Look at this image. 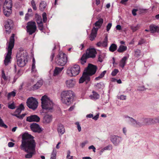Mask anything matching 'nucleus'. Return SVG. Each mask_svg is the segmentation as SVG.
<instances>
[{
  "label": "nucleus",
  "mask_w": 159,
  "mask_h": 159,
  "mask_svg": "<svg viewBox=\"0 0 159 159\" xmlns=\"http://www.w3.org/2000/svg\"><path fill=\"white\" fill-rule=\"evenodd\" d=\"M108 42L107 35H106L103 41L102 42V47H105L107 46Z\"/></svg>",
  "instance_id": "f704fd0d"
},
{
  "label": "nucleus",
  "mask_w": 159,
  "mask_h": 159,
  "mask_svg": "<svg viewBox=\"0 0 159 159\" xmlns=\"http://www.w3.org/2000/svg\"><path fill=\"white\" fill-rule=\"evenodd\" d=\"M120 99L121 100H125L126 96L123 95H121L120 97Z\"/></svg>",
  "instance_id": "4d7b16f0"
},
{
  "label": "nucleus",
  "mask_w": 159,
  "mask_h": 159,
  "mask_svg": "<svg viewBox=\"0 0 159 159\" xmlns=\"http://www.w3.org/2000/svg\"><path fill=\"white\" fill-rule=\"evenodd\" d=\"M63 69V67H56L54 70L53 75L54 76L57 75L61 73Z\"/></svg>",
  "instance_id": "b1692460"
},
{
  "label": "nucleus",
  "mask_w": 159,
  "mask_h": 159,
  "mask_svg": "<svg viewBox=\"0 0 159 159\" xmlns=\"http://www.w3.org/2000/svg\"><path fill=\"white\" fill-rule=\"evenodd\" d=\"M57 131L60 135L63 134L65 132V129L63 125L61 124H59L57 127Z\"/></svg>",
  "instance_id": "4be33fe9"
},
{
  "label": "nucleus",
  "mask_w": 159,
  "mask_h": 159,
  "mask_svg": "<svg viewBox=\"0 0 159 159\" xmlns=\"http://www.w3.org/2000/svg\"><path fill=\"white\" fill-rule=\"evenodd\" d=\"M106 72L105 71L103 72L98 77L95 78V80H98L100 79L101 78H102L104 75L105 73Z\"/></svg>",
  "instance_id": "ea45409f"
},
{
  "label": "nucleus",
  "mask_w": 159,
  "mask_h": 159,
  "mask_svg": "<svg viewBox=\"0 0 159 159\" xmlns=\"http://www.w3.org/2000/svg\"><path fill=\"white\" fill-rule=\"evenodd\" d=\"M137 10L135 9H134L132 11V13L133 15L135 16L136 15V12L137 11Z\"/></svg>",
  "instance_id": "052dcab7"
},
{
  "label": "nucleus",
  "mask_w": 159,
  "mask_h": 159,
  "mask_svg": "<svg viewBox=\"0 0 159 159\" xmlns=\"http://www.w3.org/2000/svg\"><path fill=\"white\" fill-rule=\"evenodd\" d=\"M8 107L11 109H13L15 108V105L14 102H13L11 104H9L8 105Z\"/></svg>",
  "instance_id": "a19ab883"
},
{
  "label": "nucleus",
  "mask_w": 159,
  "mask_h": 159,
  "mask_svg": "<svg viewBox=\"0 0 159 159\" xmlns=\"http://www.w3.org/2000/svg\"><path fill=\"white\" fill-rule=\"evenodd\" d=\"M88 141H86L81 143L80 145L81 147L82 148H83L85 146V145L88 143Z\"/></svg>",
  "instance_id": "5fc2aeb1"
},
{
  "label": "nucleus",
  "mask_w": 159,
  "mask_h": 159,
  "mask_svg": "<svg viewBox=\"0 0 159 159\" xmlns=\"http://www.w3.org/2000/svg\"><path fill=\"white\" fill-rule=\"evenodd\" d=\"M39 117L36 115H33L27 117L26 120L29 122L36 121L39 122Z\"/></svg>",
  "instance_id": "2eb2a0df"
},
{
  "label": "nucleus",
  "mask_w": 159,
  "mask_h": 159,
  "mask_svg": "<svg viewBox=\"0 0 159 159\" xmlns=\"http://www.w3.org/2000/svg\"><path fill=\"white\" fill-rule=\"evenodd\" d=\"M91 99H96L99 98V95L96 92L94 91L93 92V94L90 96Z\"/></svg>",
  "instance_id": "c756f323"
},
{
  "label": "nucleus",
  "mask_w": 159,
  "mask_h": 159,
  "mask_svg": "<svg viewBox=\"0 0 159 159\" xmlns=\"http://www.w3.org/2000/svg\"><path fill=\"white\" fill-rule=\"evenodd\" d=\"M96 45L98 47H102V42H98L97 43Z\"/></svg>",
  "instance_id": "13d9d810"
},
{
  "label": "nucleus",
  "mask_w": 159,
  "mask_h": 159,
  "mask_svg": "<svg viewBox=\"0 0 159 159\" xmlns=\"http://www.w3.org/2000/svg\"><path fill=\"white\" fill-rule=\"evenodd\" d=\"M144 121L146 124H148L149 123H158L159 124V118L155 119V120L151 119H146L144 120Z\"/></svg>",
  "instance_id": "412c9836"
},
{
  "label": "nucleus",
  "mask_w": 159,
  "mask_h": 159,
  "mask_svg": "<svg viewBox=\"0 0 159 159\" xmlns=\"http://www.w3.org/2000/svg\"><path fill=\"white\" fill-rule=\"evenodd\" d=\"M119 72V70L117 69H115L111 73V75L113 76H115Z\"/></svg>",
  "instance_id": "49530a36"
},
{
  "label": "nucleus",
  "mask_w": 159,
  "mask_h": 159,
  "mask_svg": "<svg viewBox=\"0 0 159 159\" xmlns=\"http://www.w3.org/2000/svg\"><path fill=\"white\" fill-rule=\"evenodd\" d=\"M74 93L70 90L63 91L61 95L62 102L67 105H69L73 99Z\"/></svg>",
  "instance_id": "20e7f679"
},
{
  "label": "nucleus",
  "mask_w": 159,
  "mask_h": 159,
  "mask_svg": "<svg viewBox=\"0 0 159 159\" xmlns=\"http://www.w3.org/2000/svg\"><path fill=\"white\" fill-rule=\"evenodd\" d=\"M103 21V19L100 18L95 23V26L98 27V28H100L102 25Z\"/></svg>",
  "instance_id": "cd10ccee"
},
{
  "label": "nucleus",
  "mask_w": 159,
  "mask_h": 159,
  "mask_svg": "<svg viewBox=\"0 0 159 159\" xmlns=\"http://www.w3.org/2000/svg\"><path fill=\"white\" fill-rule=\"evenodd\" d=\"M98 28L94 27L92 30L91 34L89 37V39L91 41L93 40L96 36Z\"/></svg>",
  "instance_id": "6ab92c4d"
},
{
  "label": "nucleus",
  "mask_w": 159,
  "mask_h": 159,
  "mask_svg": "<svg viewBox=\"0 0 159 159\" xmlns=\"http://www.w3.org/2000/svg\"><path fill=\"white\" fill-rule=\"evenodd\" d=\"M15 143L11 142H9L8 143V146L10 147H13Z\"/></svg>",
  "instance_id": "6e6d98bb"
},
{
  "label": "nucleus",
  "mask_w": 159,
  "mask_h": 159,
  "mask_svg": "<svg viewBox=\"0 0 159 159\" xmlns=\"http://www.w3.org/2000/svg\"><path fill=\"white\" fill-rule=\"evenodd\" d=\"M41 100L43 109L48 110L52 109L53 103L48 97L46 95L42 96Z\"/></svg>",
  "instance_id": "39448f33"
},
{
  "label": "nucleus",
  "mask_w": 159,
  "mask_h": 159,
  "mask_svg": "<svg viewBox=\"0 0 159 159\" xmlns=\"http://www.w3.org/2000/svg\"><path fill=\"white\" fill-rule=\"evenodd\" d=\"M112 26V24L111 23H109L107 25V31H108L110 29H111Z\"/></svg>",
  "instance_id": "603ef678"
},
{
  "label": "nucleus",
  "mask_w": 159,
  "mask_h": 159,
  "mask_svg": "<svg viewBox=\"0 0 159 159\" xmlns=\"http://www.w3.org/2000/svg\"><path fill=\"white\" fill-rule=\"evenodd\" d=\"M1 80L2 82H3V83H5L7 80V77L6 76L3 70L2 71Z\"/></svg>",
  "instance_id": "7c9ffc66"
},
{
  "label": "nucleus",
  "mask_w": 159,
  "mask_h": 159,
  "mask_svg": "<svg viewBox=\"0 0 159 159\" xmlns=\"http://www.w3.org/2000/svg\"><path fill=\"white\" fill-rule=\"evenodd\" d=\"M150 30L152 33H154L159 31V28L154 25H151L150 26Z\"/></svg>",
  "instance_id": "a878e982"
},
{
  "label": "nucleus",
  "mask_w": 159,
  "mask_h": 159,
  "mask_svg": "<svg viewBox=\"0 0 159 159\" xmlns=\"http://www.w3.org/2000/svg\"><path fill=\"white\" fill-rule=\"evenodd\" d=\"M127 48L126 46L121 45L119 47L117 51L120 53H123L127 50Z\"/></svg>",
  "instance_id": "393cba45"
},
{
  "label": "nucleus",
  "mask_w": 159,
  "mask_h": 159,
  "mask_svg": "<svg viewBox=\"0 0 159 159\" xmlns=\"http://www.w3.org/2000/svg\"><path fill=\"white\" fill-rule=\"evenodd\" d=\"M15 34H12L10 37V41L7 43V53L5 57L4 60V63L6 65H8L10 61L11 58V55L12 54V50L14 46Z\"/></svg>",
  "instance_id": "7ed1b4c3"
},
{
  "label": "nucleus",
  "mask_w": 159,
  "mask_h": 159,
  "mask_svg": "<svg viewBox=\"0 0 159 159\" xmlns=\"http://www.w3.org/2000/svg\"><path fill=\"white\" fill-rule=\"evenodd\" d=\"M116 30H121V27L120 25H117L116 26Z\"/></svg>",
  "instance_id": "bf43d9fd"
},
{
  "label": "nucleus",
  "mask_w": 159,
  "mask_h": 159,
  "mask_svg": "<svg viewBox=\"0 0 159 159\" xmlns=\"http://www.w3.org/2000/svg\"><path fill=\"white\" fill-rule=\"evenodd\" d=\"M43 21L44 23L46 22L47 20V14L45 12H44L42 14Z\"/></svg>",
  "instance_id": "c03bdc74"
},
{
  "label": "nucleus",
  "mask_w": 159,
  "mask_h": 159,
  "mask_svg": "<svg viewBox=\"0 0 159 159\" xmlns=\"http://www.w3.org/2000/svg\"><path fill=\"white\" fill-rule=\"evenodd\" d=\"M20 57H18L17 58V64L20 67H22L25 66L28 61L29 57L27 53L25 52L21 53Z\"/></svg>",
  "instance_id": "1a4fd4ad"
},
{
  "label": "nucleus",
  "mask_w": 159,
  "mask_h": 159,
  "mask_svg": "<svg viewBox=\"0 0 159 159\" xmlns=\"http://www.w3.org/2000/svg\"><path fill=\"white\" fill-rule=\"evenodd\" d=\"M0 126L3 127L4 128L7 127V125L4 124L2 120L0 117Z\"/></svg>",
  "instance_id": "37998d69"
},
{
  "label": "nucleus",
  "mask_w": 159,
  "mask_h": 159,
  "mask_svg": "<svg viewBox=\"0 0 159 159\" xmlns=\"http://www.w3.org/2000/svg\"><path fill=\"white\" fill-rule=\"evenodd\" d=\"M70 151H68L67 152V156H66V158L67 159H73V156H70Z\"/></svg>",
  "instance_id": "de8ad7c7"
},
{
  "label": "nucleus",
  "mask_w": 159,
  "mask_h": 159,
  "mask_svg": "<svg viewBox=\"0 0 159 159\" xmlns=\"http://www.w3.org/2000/svg\"><path fill=\"white\" fill-rule=\"evenodd\" d=\"M35 18L37 24L43 22L41 16L38 14H36L35 15Z\"/></svg>",
  "instance_id": "2f4dec72"
},
{
  "label": "nucleus",
  "mask_w": 159,
  "mask_h": 159,
  "mask_svg": "<svg viewBox=\"0 0 159 159\" xmlns=\"http://www.w3.org/2000/svg\"><path fill=\"white\" fill-rule=\"evenodd\" d=\"M32 61H33V63H32V66H33H33H35V59L34 58H33V60H32Z\"/></svg>",
  "instance_id": "e2e57ef3"
},
{
  "label": "nucleus",
  "mask_w": 159,
  "mask_h": 159,
  "mask_svg": "<svg viewBox=\"0 0 159 159\" xmlns=\"http://www.w3.org/2000/svg\"><path fill=\"white\" fill-rule=\"evenodd\" d=\"M128 1V0H121V3L123 4H124L125 2H127Z\"/></svg>",
  "instance_id": "338daca9"
},
{
  "label": "nucleus",
  "mask_w": 159,
  "mask_h": 159,
  "mask_svg": "<svg viewBox=\"0 0 159 159\" xmlns=\"http://www.w3.org/2000/svg\"><path fill=\"white\" fill-rule=\"evenodd\" d=\"M55 52L54 50H53L52 52L51 55V56L50 58L51 59V61H52L53 59V58L54 57L55 55Z\"/></svg>",
  "instance_id": "3c124183"
},
{
  "label": "nucleus",
  "mask_w": 159,
  "mask_h": 159,
  "mask_svg": "<svg viewBox=\"0 0 159 159\" xmlns=\"http://www.w3.org/2000/svg\"><path fill=\"white\" fill-rule=\"evenodd\" d=\"M97 54L96 50L93 48L88 49L86 52L85 55H83L81 58V63L83 64L86 61V59L89 58H94Z\"/></svg>",
  "instance_id": "0eeeda50"
},
{
  "label": "nucleus",
  "mask_w": 159,
  "mask_h": 159,
  "mask_svg": "<svg viewBox=\"0 0 159 159\" xmlns=\"http://www.w3.org/2000/svg\"><path fill=\"white\" fill-rule=\"evenodd\" d=\"M34 137L27 133L22 136L21 144L20 146L21 150L28 153L25 156L26 158H31L35 152L36 143Z\"/></svg>",
  "instance_id": "f257e3e1"
},
{
  "label": "nucleus",
  "mask_w": 159,
  "mask_h": 159,
  "mask_svg": "<svg viewBox=\"0 0 159 159\" xmlns=\"http://www.w3.org/2000/svg\"><path fill=\"white\" fill-rule=\"evenodd\" d=\"M75 125L77 126V129L79 132H80L81 130V127L80 125L79 124V122H76L75 123Z\"/></svg>",
  "instance_id": "09e8293b"
},
{
  "label": "nucleus",
  "mask_w": 159,
  "mask_h": 159,
  "mask_svg": "<svg viewBox=\"0 0 159 159\" xmlns=\"http://www.w3.org/2000/svg\"><path fill=\"white\" fill-rule=\"evenodd\" d=\"M83 159H92V158L89 157H84L82 158Z\"/></svg>",
  "instance_id": "774afa93"
},
{
  "label": "nucleus",
  "mask_w": 159,
  "mask_h": 159,
  "mask_svg": "<svg viewBox=\"0 0 159 159\" xmlns=\"http://www.w3.org/2000/svg\"><path fill=\"white\" fill-rule=\"evenodd\" d=\"M144 42V40L143 39H142L139 41L138 44L140 45L141 44H143Z\"/></svg>",
  "instance_id": "69168bd1"
},
{
  "label": "nucleus",
  "mask_w": 159,
  "mask_h": 159,
  "mask_svg": "<svg viewBox=\"0 0 159 159\" xmlns=\"http://www.w3.org/2000/svg\"><path fill=\"white\" fill-rule=\"evenodd\" d=\"M30 127L31 130L34 132L39 133L41 131L39 125L36 123H33L31 125Z\"/></svg>",
  "instance_id": "dca6fc26"
},
{
  "label": "nucleus",
  "mask_w": 159,
  "mask_h": 159,
  "mask_svg": "<svg viewBox=\"0 0 159 159\" xmlns=\"http://www.w3.org/2000/svg\"><path fill=\"white\" fill-rule=\"evenodd\" d=\"M32 74L34 76L35 78L38 77L37 70L35 69V66H34L33 67V66H32Z\"/></svg>",
  "instance_id": "473e14b6"
},
{
  "label": "nucleus",
  "mask_w": 159,
  "mask_h": 159,
  "mask_svg": "<svg viewBox=\"0 0 159 159\" xmlns=\"http://www.w3.org/2000/svg\"><path fill=\"white\" fill-rule=\"evenodd\" d=\"M89 149H93V152H95L96 148L93 145H91L89 147Z\"/></svg>",
  "instance_id": "864d4df0"
},
{
  "label": "nucleus",
  "mask_w": 159,
  "mask_h": 159,
  "mask_svg": "<svg viewBox=\"0 0 159 159\" xmlns=\"http://www.w3.org/2000/svg\"><path fill=\"white\" fill-rule=\"evenodd\" d=\"M97 67L91 64H89L86 70H85L82 76L79 80L80 83H82L84 81L90 80V76L94 75L96 72Z\"/></svg>",
  "instance_id": "f03ea898"
},
{
  "label": "nucleus",
  "mask_w": 159,
  "mask_h": 159,
  "mask_svg": "<svg viewBox=\"0 0 159 159\" xmlns=\"http://www.w3.org/2000/svg\"><path fill=\"white\" fill-rule=\"evenodd\" d=\"M46 3L43 1H42L40 3L39 7L40 9L42 10H43L46 7Z\"/></svg>",
  "instance_id": "c9c22d12"
},
{
  "label": "nucleus",
  "mask_w": 159,
  "mask_h": 159,
  "mask_svg": "<svg viewBox=\"0 0 159 159\" xmlns=\"http://www.w3.org/2000/svg\"><path fill=\"white\" fill-rule=\"evenodd\" d=\"M128 57L129 56H125L120 61L119 65L122 68H124L125 66L126 63V61H127Z\"/></svg>",
  "instance_id": "aec40b11"
},
{
  "label": "nucleus",
  "mask_w": 159,
  "mask_h": 159,
  "mask_svg": "<svg viewBox=\"0 0 159 159\" xmlns=\"http://www.w3.org/2000/svg\"><path fill=\"white\" fill-rule=\"evenodd\" d=\"M27 31L29 34H32L35 33L37 30L36 23L34 21H30L28 22L26 26Z\"/></svg>",
  "instance_id": "9d476101"
},
{
  "label": "nucleus",
  "mask_w": 159,
  "mask_h": 159,
  "mask_svg": "<svg viewBox=\"0 0 159 159\" xmlns=\"http://www.w3.org/2000/svg\"><path fill=\"white\" fill-rule=\"evenodd\" d=\"M52 119V116L51 115L46 114L44 116L43 121L45 123H49L50 122Z\"/></svg>",
  "instance_id": "a211bd4d"
},
{
  "label": "nucleus",
  "mask_w": 159,
  "mask_h": 159,
  "mask_svg": "<svg viewBox=\"0 0 159 159\" xmlns=\"http://www.w3.org/2000/svg\"><path fill=\"white\" fill-rule=\"evenodd\" d=\"M11 9H6V8H4L3 9L4 14L6 16H9L11 14Z\"/></svg>",
  "instance_id": "c85d7f7f"
},
{
  "label": "nucleus",
  "mask_w": 159,
  "mask_h": 159,
  "mask_svg": "<svg viewBox=\"0 0 159 159\" xmlns=\"http://www.w3.org/2000/svg\"><path fill=\"white\" fill-rule=\"evenodd\" d=\"M12 6V0H5L3 5V8L11 9Z\"/></svg>",
  "instance_id": "f3484780"
},
{
  "label": "nucleus",
  "mask_w": 159,
  "mask_h": 159,
  "mask_svg": "<svg viewBox=\"0 0 159 159\" xmlns=\"http://www.w3.org/2000/svg\"><path fill=\"white\" fill-rule=\"evenodd\" d=\"M117 45L113 43L110 47L109 50L111 52H114L117 49Z\"/></svg>",
  "instance_id": "72a5a7b5"
},
{
  "label": "nucleus",
  "mask_w": 159,
  "mask_h": 159,
  "mask_svg": "<svg viewBox=\"0 0 159 159\" xmlns=\"http://www.w3.org/2000/svg\"><path fill=\"white\" fill-rule=\"evenodd\" d=\"M43 81L42 80H40L38 81L36 84L33 86V89H36L39 88L43 84Z\"/></svg>",
  "instance_id": "bb28decb"
},
{
  "label": "nucleus",
  "mask_w": 159,
  "mask_h": 159,
  "mask_svg": "<svg viewBox=\"0 0 159 159\" xmlns=\"http://www.w3.org/2000/svg\"><path fill=\"white\" fill-rule=\"evenodd\" d=\"M31 6L34 10L35 11L37 10V7L36 6L35 1L34 0H32L31 2Z\"/></svg>",
  "instance_id": "e433bc0d"
},
{
  "label": "nucleus",
  "mask_w": 159,
  "mask_h": 159,
  "mask_svg": "<svg viewBox=\"0 0 159 159\" xmlns=\"http://www.w3.org/2000/svg\"><path fill=\"white\" fill-rule=\"evenodd\" d=\"M110 140L114 145H117L121 141V138L117 135H112L111 136Z\"/></svg>",
  "instance_id": "4468645a"
},
{
  "label": "nucleus",
  "mask_w": 159,
  "mask_h": 159,
  "mask_svg": "<svg viewBox=\"0 0 159 159\" xmlns=\"http://www.w3.org/2000/svg\"><path fill=\"white\" fill-rule=\"evenodd\" d=\"M80 71V66L75 64L69 67L67 69V73L70 76H75L79 74Z\"/></svg>",
  "instance_id": "6e6552de"
},
{
  "label": "nucleus",
  "mask_w": 159,
  "mask_h": 159,
  "mask_svg": "<svg viewBox=\"0 0 159 159\" xmlns=\"http://www.w3.org/2000/svg\"><path fill=\"white\" fill-rule=\"evenodd\" d=\"M27 103L29 108L35 110L38 106V102L36 98L31 97L28 99Z\"/></svg>",
  "instance_id": "9b49d317"
},
{
  "label": "nucleus",
  "mask_w": 159,
  "mask_h": 159,
  "mask_svg": "<svg viewBox=\"0 0 159 159\" xmlns=\"http://www.w3.org/2000/svg\"><path fill=\"white\" fill-rule=\"evenodd\" d=\"M130 28L134 32L139 29V26L138 25L134 26H132L130 27Z\"/></svg>",
  "instance_id": "4c0bfd02"
},
{
  "label": "nucleus",
  "mask_w": 159,
  "mask_h": 159,
  "mask_svg": "<svg viewBox=\"0 0 159 159\" xmlns=\"http://www.w3.org/2000/svg\"><path fill=\"white\" fill-rule=\"evenodd\" d=\"M24 109V106L22 104H21L19 106V108H17L15 112L14 116L19 119H22L25 116V114H22L21 115H19V114L20 113L22 110H23Z\"/></svg>",
  "instance_id": "f8f14e48"
},
{
  "label": "nucleus",
  "mask_w": 159,
  "mask_h": 159,
  "mask_svg": "<svg viewBox=\"0 0 159 159\" xmlns=\"http://www.w3.org/2000/svg\"><path fill=\"white\" fill-rule=\"evenodd\" d=\"M16 95V93L14 91L11 92L9 93L8 94V97H10L11 96L14 97Z\"/></svg>",
  "instance_id": "8fccbe9b"
},
{
  "label": "nucleus",
  "mask_w": 159,
  "mask_h": 159,
  "mask_svg": "<svg viewBox=\"0 0 159 159\" xmlns=\"http://www.w3.org/2000/svg\"><path fill=\"white\" fill-rule=\"evenodd\" d=\"M13 21L11 19H8L4 22V26L7 31L9 32V30L13 28Z\"/></svg>",
  "instance_id": "ddd939ff"
},
{
  "label": "nucleus",
  "mask_w": 159,
  "mask_h": 159,
  "mask_svg": "<svg viewBox=\"0 0 159 159\" xmlns=\"http://www.w3.org/2000/svg\"><path fill=\"white\" fill-rule=\"evenodd\" d=\"M93 116V114H90L87 115L86 117L88 118H92Z\"/></svg>",
  "instance_id": "0e129e2a"
},
{
  "label": "nucleus",
  "mask_w": 159,
  "mask_h": 159,
  "mask_svg": "<svg viewBox=\"0 0 159 159\" xmlns=\"http://www.w3.org/2000/svg\"><path fill=\"white\" fill-rule=\"evenodd\" d=\"M37 24L39 29L41 31H43V22H42L39 23H37Z\"/></svg>",
  "instance_id": "58836bf2"
},
{
  "label": "nucleus",
  "mask_w": 159,
  "mask_h": 159,
  "mask_svg": "<svg viewBox=\"0 0 159 159\" xmlns=\"http://www.w3.org/2000/svg\"><path fill=\"white\" fill-rule=\"evenodd\" d=\"M66 84L67 86L69 88L73 87L75 84V82L73 80H69L66 81Z\"/></svg>",
  "instance_id": "5701e85b"
},
{
  "label": "nucleus",
  "mask_w": 159,
  "mask_h": 159,
  "mask_svg": "<svg viewBox=\"0 0 159 159\" xmlns=\"http://www.w3.org/2000/svg\"><path fill=\"white\" fill-rule=\"evenodd\" d=\"M56 152L54 150H53L52 153V154L51 158L52 159H56Z\"/></svg>",
  "instance_id": "79ce46f5"
},
{
  "label": "nucleus",
  "mask_w": 159,
  "mask_h": 159,
  "mask_svg": "<svg viewBox=\"0 0 159 159\" xmlns=\"http://www.w3.org/2000/svg\"><path fill=\"white\" fill-rule=\"evenodd\" d=\"M55 61L58 65L63 66L66 63L67 61L66 55L62 51H60L55 57Z\"/></svg>",
  "instance_id": "423d86ee"
},
{
  "label": "nucleus",
  "mask_w": 159,
  "mask_h": 159,
  "mask_svg": "<svg viewBox=\"0 0 159 159\" xmlns=\"http://www.w3.org/2000/svg\"><path fill=\"white\" fill-rule=\"evenodd\" d=\"M98 115H96L95 116H94V117H93V119L95 120H96L98 119Z\"/></svg>",
  "instance_id": "680f3d73"
},
{
  "label": "nucleus",
  "mask_w": 159,
  "mask_h": 159,
  "mask_svg": "<svg viewBox=\"0 0 159 159\" xmlns=\"http://www.w3.org/2000/svg\"><path fill=\"white\" fill-rule=\"evenodd\" d=\"M104 58V55L103 54H100L99 55L98 57V61L100 62H102L103 61V60Z\"/></svg>",
  "instance_id": "a18cd8bd"
}]
</instances>
